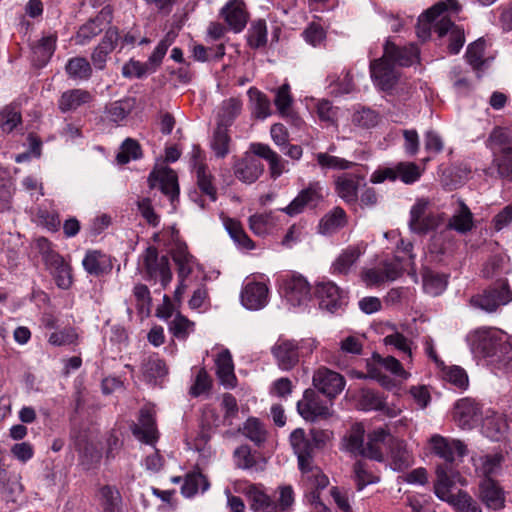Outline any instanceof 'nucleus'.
I'll return each instance as SVG.
<instances>
[{
	"instance_id": "obj_1",
	"label": "nucleus",
	"mask_w": 512,
	"mask_h": 512,
	"mask_svg": "<svg viewBox=\"0 0 512 512\" xmlns=\"http://www.w3.org/2000/svg\"><path fill=\"white\" fill-rule=\"evenodd\" d=\"M476 348L484 357L506 365L512 360V345L507 335L494 328H483L476 331Z\"/></svg>"
},
{
	"instance_id": "obj_2",
	"label": "nucleus",
	"mask_w": 512,
	"mask_h": 512,
	"mask_svg": "<svg viewBox=\"0 0 512 512\" xmlns=\"http://www.w3.org/2000/svg\"><path fill=\"white\" fill-rule=\"evenodd\" d=\"M389 436L390 433L387 430L378 428L368 434L367 442L364 443V429L357 425L353 427L348 437L347 448L356 455L382 462L384 460L382 445Z\"/></svg>"
},
{
	"instance_id": "obj_3",
	"label": "nucleus",
	"mask_w": 512,
	"mask_h": 512,
	"mask_svg": "<svg viewBox=\"0 0 512 512\" xmlns=\"http://www.w3.org/2000/svg\"><path fill=\"white\" fill-rule=\"evenodd\" d=\"M511 301L512 289L507 278H499L481 292L471 296L469 303L473 308L494 313L501 306H505Z\"/></svg>"
},
{
	"instance_id": "obj_4",
	"label": "nucleus",
	"mask_w": 512,
	"mask_h": 512,
	"mask_svg": "<svg viewBox=\"0 0 512 512\" xmlns=\"http://www.w3.org/2000/svg\"><path fill=\"white\" fill-rule=\"evenodd\" d=\"M430 443L433 453L444 460V463L439 464L436 468L437 479L435 483H440L441 474H444L448 479H452L454 474L453 463L456 457L462 458L467 454L466 445L460 440H449L440 435L432 436Z\"/></svg>"
},
{
	"instance_id": "obj_5",
	"label": "nucleus",
	"mask_w": 512,
	"mask_h": 512,
	"mask_svg": "<svg viewBox=\"0 0 512 512\" xmlns=\"http://www.w3.org/2000/svg\"><path fill=\"white\" fill-rule=\"evenodd\" d=\"M440 483H434V492L442 501L452 505L456 512H481V507L467 492L459 490L457 494L451 492L453 479H448L444 474Z\"/></svg>"
},
{
	"instance_id": "obj_6",
	"label": "nucleus",
	"mask_w": 512,
	"mask_h": 512,
	"mask_svg": "<svg viewBox=\"0 0 512 512\" xmlns=\"http://www.w3.org/2000/svg\"><path fill=\"white\" fill-rule=\"evenodd\" d=\"M290 443L297 455L298 467L306 478L313 472H318V466L314 465L313 445L308 439L304 429L297 428L290 434Z\"/></svg>"
},
{
	"instance_id": "obj_7",
	"label": "nucleus",
	"mask_w": 512,
	"mask_h": 512,
	"mask_svg": "<svg viewBox=\"0 0 512 512\" xmlns=\"http://www.w3.org/2000/svg\"><path fill=\"white\" fill-rule=\"evenodd\" d=\"M305 341L279 338L271 348L278 367L283 371H290L300 361L301 351L304 349Z\"/></svg>"
},
{
	"instance_id": "obj_8",
	"label": "nucleus",
	"mask_w": 512,
	"mask_h": 512,
	"mask_svg": "<svg viewBox=\"0 0 512 512\" xmlns=\"http://www.w3.org/2000/svg\"><path fill=\"white\" fill-rule=\"evenodd\" d=\"M143 266L149 280L160 277L163 288H166L172 280L169 258L166 255L159 257L155 246L146 248L142 255Z\"/></svg>"
},
{
	"instance_id": "obj_9",
	"label": "nucleus",
	"mask_w": 512,
	"mask_h": 512,
	"mask_svg": "<svg viewBox=\"0 0 512 512\" xmlns=\"http://www.w3.org/2000/svg\"><path fill=\"white\" fill-rule=\"evenodd\" d=\"M315 296L319 300V307L332 314L343 310L348 304L347 292L331 281L320 282L315 287Z\"/></svg>"
},
{
	"instance_id": "obj_10",
	"label": "nucleus",
	"mask_w": 512,
	"mask_h": 512,
	"mask_svg": "<svg viewBox=\"0 0 512 512\" xmlns=\"http://www.w3.org/2000/svg\"><path fill=\"white\" fill-rule=\"evenodd\" d=\"M297 411L303 419L310 422L327 419L331 415L327 403L311 388L306 389L302 399L297 402Z\"/></svg>"
},
{
	"instance_id": "obj_11",
	"label": "nucleus",
	"mask_w": 512,
	"mask_h": 512,
	"mask_svg": "<svg viewBox=\"0 0 512 512\" xmlns=\"http://www.w3.org/2000/svg\"><path fill=\"white\" fill-rule=\"evenodd\" d=\"M312 382L318 392L330 399L336 398L346 384L345 378L340 373L327 367L318 368L313 374Z\"/></svg>"
},
{
	"instance_id": "obj_12",
	"label": "nucleus",
	"mask_w": 512,
	"mask_h": 512,
	"mask_svg": "<svg viewBox=\"0 0 512 512\" xmlns=\"http://www.w3.org/2000/svg\"><path fill=\"white\" fill-rule=\"evenodd\" d=\"M429 202L426 199H418L410 210V229L420 235L435 230L439 225V219L432 213H427Z\"/></svg>"
},
{
	"instance_id": "obj_13",
	"label": "nucleus",
	"mask_w": 512,
	"mask_h": 512,
	"mask_svg": "<svg viewBox=\"0 0 512 512\" xmlns=\"http://www.w3.org/2000/svg\"><path fill=\"white\" fill-rule=\"evenodd\" d=\"M148 183L150 188L158 187L172 203L179 197L178 176L170 167L153 170L148 177Z\"/></svg>"
},
{
	"instance_id": "obj_14",
	"label": "nucleus",
	"mask_w": 512,
	"mask_h": 512,
	"mask_svg": "<svg viewBox=\"0 0 512 512\" xmlns=\"http://www.w3.org/2000/svg\"><path fill=\"white\" fill-rule=\"evenodd\" d=\"M132 434L145 444H153L158 439L155 411L150 407H142L139 411L138 423L131 427Z\"/></svg>"
},
{
	"instance_id": "obj_15",
	"label": "nucleus",
	"mask_w": 512,
	"mask_h": 512,
	"mask_svg": "<svg viewBox=\"0 0 512 512\" xmlns=\"http://www.w3.org/2000/svg\"><path fill=\"white\" fill-rule=\"evenodd\" d=\"M321 190L319 182L310 183L281 211L289 216H295L302 213L306 207L315 208L323 200Z\"/></svg>"
},
{
	"instance_id": "obj_16",
	"label": "nucleus",
	"mask_w": 512,
	"mask_h": 512,
	"mask_svg": "<svg viewBox=\"0 0 512 512\" xmlns=\"http://www.w3.org/2000/svg\"><path fill=\"white\" fill-rule=\"evenodd\" d=\"M454 419L461 428L471 429L482 419V406L475 399L462 398L454 405Z\"/></svg>"
},
{
	"instance_id": "obj_17",
	"label": "nucleus",
	"mask_w": 512,
	"mask_h": 512,
	"mask_svg": "<svg viewBox=\"0 0 512 512\" xmlns=\"http://www.w3.org/2000/svg\"><path fill=\"white\" fill-rule=\"evenodd\" d=\"M370 73L374 84L383 91L391 90L398 81L394 65L384 54L381 58L371 61Z\"/></svg>"
},
{
	"instance_id": "obj_18",
	"label": "nucleus",
	"mask_w": 512,
	"mask_h": 512,
	"mask_svg": "<svg viewBox=\"0 0 512 512\" xmlns=\"http://www.w3.org/2000/svg\"><path fill=\"white\" fill-rule=\"evenodd\" d=\"M384 55L393 65L409 67L419 60L420 51L414 44L398 46L390 39L384 44Z\"/></svg>"
},
{
	"instance_id": "obj_19",
	"label": "nucleus",
	"mask_w": 512,
	"mask_h": 512,
	"mask_svg": "<svg viewBox=\"0 0 512 512\" xmlns=\"http://www.w3.org/2000/svg\"><path fill=\"white\" fill-rule=\"evenodd\" d=\"M233 458L237 468L251 474L263 472L266 468V459L259 452L252 451L248 445L237 447L234 450Z\"/></svg>"
},
{
	"instance_id": "obj_20",
	"label": "nucleus",
	"mask_w": 512,
	"mask_h": 512,
	"mask_svg": "<svg viewBox=\"0 0 512 512\" xmlns=\"http://www.w3.org/2000/svg\"><path fill=\"white\" fill-rule=\"evenodd\" d=\"M220 14L235 33L241 32L249 19V13L242 0H229L221 9Z\"/></svg>"
},
{
	"instance_id": "obj_21",
	"label": "nucleus",
	"mask_w": 512,
	"mask_h": 512,
	"mask_svg": "<svg viewBox=\"0 0 512 512\" xmlns=\"http://www.w3.org/2000/svg\"><path fill=\"white\" fill-rule=\"evenodd\" d=\"M250 509L254 512H278L276 501L266 493L263 485L249 484L244 490Z\"/></svg>"
},
{
	"instance_id": "obj_22",
	"label": "nucleus",
	"mask_w": 512,
	"mask_h": 512,
	"mask_svg": "<svg viewBox=\"0 0 512 512\" xmlns=\"http://www.w3.org/2000/svg\"><path fill=\"white\" fill-rule=\"evenodd\" d=\"M479 498L491 510H500L505 507V494L501 486L491 477L479 483Z\"/></svg>"
},
{
	"instance_id": "obj_23",
	"label": "nucleus",
	"mask_w": 512,
	"mask_h": 512,
	"mask_svg": "<svg viewBox=\"0 0 512 512\" xmlns=\"http://www.w3.org/2000/svg\"><path fill=\"white\" fill-rule=\"evenodd\" d=\"M268 287L262 282H248L242 289L240 298L244 307L249 310H259L268 302Z\"/></svg>"
},
{
	"instance_id": "obj_24",
	"label": "nucleus",
	"mask_w": 512,
	"mask_h": 512,
	"mask_svg": "<svg viewBox=\"0 0 512 512\" xmlns=\"http://www.w3.org/2000/svg\"><path fill=\"white\" fill-rule=\"evenodd\" d=\"M311 287L301 276H292L284 283V295L292 306H300L310 299Z\"/></svg>"
},
{
	"instance_id": "obj_25",
	"label": "nucleus",
	"mask_w": 512,
	"mask_h": 512,
	"mask_svg": "<svg viewBox=\"0 0 512 512\" xmlns=\"http://www.w3.org/2000/svg\"><path fill=\"white\" fill-rule=\"evenodd\" d=\"M364 176L357 173H344L335 180V191L347 204L358 200V189Z\"/></svg>"
},
{
	"instance_id": "obj_26",
	"label": "nucleus",
	"mask_w": 512,
	"mask_h": 512,
	"mask_svg": "<svg viewBox=\"0 0 512 512\" xmlns=\"http://www.w3.org/2000/svg\"><path fill=\"white\" fill-rule=\"evenodd\" d=\"M435 32L442 38L449 35L448 51L451 54H458L465 42L464 30L455 25L449 18H442L435 25Z\"/></svg>"
},
{
	"instance_id": "obj_27",
	"label": "nucleus",
	"mask_w": 512,
	"mask_h": 512,
	"mask_svg": "<svg viewBox=\"0 0 512 512\" xmlns=\"http://www.w3.org/2000/svg\"><path fill=\"white\" fill-rule=\"evenodd\" d=\"M118 40L117 28L110 27L91 55L92 63L96 69L103 70L105 68L108 55L115 49Z\"/></svg>"
},
{
	"instance_id": "obj_28",
	"label": "nucleus",
	"mask_w": 512,
	"mask_h": 512,
	"mask_svg": "<svg viewBox=\"0 0 512 512\" xmlns=\"http://www.w3.org/2000/svg\"><path fill=\"white\" fill-rule=\"evenodd\" d=\"M233 171L237 179L244 183L251 184L262 175L264 166L257 158L245 157L235 160Z\"/></svg>"
},
{
	"instance_id": "obj_29",
	"label": "nucleus",
	"mask_w": 512,
	"mask_h": 512,
	"mask_svg": "<svg viewBox=\"0 0 512 512\" xmlns=\"http://www.w3.org/2000/svg\"><path fill=\"white\" fill-rule=\"evenodd\" d=\"M136 105L137 99L135 97L128 96L107 103L104 107V113L110 122L119 124L134 111Z\"/></svg>"
},
{
	"instance_id": "obj_30",
	"label": "nucleus",
	"mask_w": 512,
	"mask_h": 512,
	"mask_svg": "<svg viewBox=\"0 0 512 512\" xmlns=\"http://www.w3.org/2000/svg\"><path fill=\"white\" fill-rule=\"evenodd\" d=\"M82 265L88 274L96 277L108 274L112 269L109 257L99 250H88Z\"/></svg>"
},
{
	"instance_id": "obj_31",
	"label": "nucleus",
	"mask_w": 512,
	"mask_h": 512,
	"mask_svg": "<svg viewBox=\"0 0 512 512\" xmlns=\"http://www.w3.org/2000/svg\"><path fill=\"white\" fill-rule=\"evenodd\" d=\"M93 100V95L84 89H70L62 93L58 100V108L62 113L77 110Z\"/></svg>"
},
{
	"instance_id": "obj_32",
	"label": "nucleus",
	"mask_w": 512,
	"mask_h": 512,
	"mask_svg": "<svg viewBox=\"0 0 512 512\" xmlns=\"http://www.w3.org/2000/svg\"><path fill=\"white\" fill-rule=\"evenodd\" d=\"M346 224V212L343 208L337 206L320 219L318 224V232L322 235H332L345 227Z\"/></svg>"
},
{
	"instance_id": "obj_33",
	"label": "nucleus",
	"mask_w": 512,
	"mask_h": 512,
	"mask_svg": "<svg viewBox=\"0 0 512 512\" xmlns=\"http://www.w3.org/2000/svg\"><path fill=\"white\" fill-rule=\"evenodd\" d=\"M141 371L148 383L157 384L159 379L167 375L168 368L158 354H152L142 360Z\"/></svg>"
},
{
	"instance_id": "obj_34",
	"label": "nucleus",
	"mask_w": 512,
	"mask_h": 512,
	"mask_svg": "<svg viewBox=\"0 0 512 512\" xmlns=\"http://www.w3.org/2000/svg\"><path fill=\"white\" fill-rule=\"evenodd\" d=\"M447 9V5L445 2H438L429 9H427L424 13H422L416 25V34L418 38L425 41L431 35V25L432 23Z\"/></svg>"
},
{
	"instance_id": "obj_35",
	"label": "nucleus",
	"mask_w": 512,
	"mask_h": 512,
	"mask_svg": "<svg viewBox=\"0 0 512 512\" xmlns=\"http://www.w3.org/2000/svg\"><path fill=\"white\" fill-rule=\"evenodd\" d=\"M171 256L177 265L178 278L185 280L193 271L195 258L189 253L185 243H178L171 250Z\"/></svg>"
},
{
	"instance_id": "obj_36",
	"label": "nucleus",
	"mask_w": 512,
	"mask_h": 512,
	"mask_svg": "<svg viewBox=\"0 0 512 512\" xmlns=\"http://www.w3.org/2000/svg\"><path fill=\"white\" fill-rule=\"evenodd\" d=\"M251 150L256 156L268 161L271 178L277 179L284 172V162L281 157L267 144L253 143Z\"/></svg>"
},
{
	"instance_id": "obj_37",
	"label": "nucleus",
	"mask_w": 512,
	"mask_h": 512,
	"mask_svg": "<svg viewBox=\"0 0 512 512\" xmlns=\"http://www.w3.org/2000/svg\"><path fill=\"white\" fill-rule=\"evenodd\" d=\"M507 429V420L501 413L491 412L482 420V432L491 440H500Z\"/></svg>"
},
{
	"instance_id": "obj_38",
	"label": "nucleus",
	"mask_w": 512,
	"mask_h": 512,
	"mask_svg": "<svg viewBox=\"0 0 512 512\" xmlns=\"http://www.w3.org/2000/svg\"><path fill=\"white\" fill-rule=\"evenodd\" d=\"M363 251L359 246H348L333 262L331 270L333 274L347 275L352 266L358 261Z\"/></svg>"
},
{
	"instance_id": "obj_39",
	"label": "nucleus",
	"mask_w": 512,
	"mask_h": 512,
	"mask_svg": "<svg viewBox=\"0 0 512 512\" xmlns=\"http://www.w3.org/2000/svg\"><path fill=\"white\" fill-rule=\"evenodd\" d=\"M216 375L223 385L234 387L236 376L234 374V365L229 350H223L217 356L215 361Z\"/></svg>"
},
{
	"instance_id": "obj_40",
	"label": "nucleus",
	"mask_w": 512,
	"mask_h": 512,
	"mask_svg": "<svg viewBox=\"0 0 512 512\" xmlns=\"http://www.w3.org/2000/svg\"><path fill=\"white\" fill-rule=\"evenodd\" d=\"M481 272L482 277L486 279L505 278L504 275L511 272L509 259L503 255H493L484 264Z\"/></svg>"
},
{
	"instance_id": "obj_41",
	"label": "nucleus",
	"mask_w": 512,
	"mask_h": 512,
	"mask_svg": "<svg viewBox=\"0 0 512 512\" xmlns=\"http://www.w3.org/2000/svg\"><path fill=\"white\" fill-rule=\"evenodd\" d=\"M242 111V101L237 97H231L222 102L218 115L217 125L229 128Z\"/></svg>"
},
{
	"instance_id": "obj_42",
	"label": "nucleus",
	"mask_w": 512,
	"mask_h": 512,
	"mask_svg": "<svg viewBox=\"0 0 512 512\" xmlns=\"http://www.w3.org/2000/svg\"><path fill=\"white\" fill-rule=\"evenodd\" d=\"M421 276L425 292L433 296L440 295L445 290L448 283L445 274L435 272L429 267L422 268Z\"/></svg>"
},
{
	"instance_id": "obj_43",
	"label": "nucleus",
	"mask_w": 512,
	"mask_h": 512,
	"mask_svg": "<svg viewBox=\"0 0 512 512\" xmlns=\"http://www.w3.org/2000/svg\"><path fill=\"white\" fill-rule=\"evenodd\" d=\"M98 494L103 512H122V496L116 486L104 485Z\"/></svg>"
},
{
	"instance_id": "obj_44",
	"label": "nucleus",
	"mask_w": 512,
	"mask_h": 512,
	"mask_svg": "<svg viewBox=\"0 0 512 512\" xmlns=\"http://www.w3.org/2000/svg\"><path fill=\"white\" fill-rule=\"evenodd\" d=\"M493 149L494 159L493 165L497 169L500 178L512 181V147H503L501 149Z\"/></svg>"
},
{
	"instance_id": "obj_45",
	"label": "nucleus",
	"mask_w": 512,
	"mask_h": 512,
	"mask_svg": "<svg viewBox=\"0 0 512 512\" xmlns=\"http://www.w3.org/2000/svg\"><path fill=\"white\" fill-rule=\"evenodd\" d=\"M56 41V35L44 36L33 46L34 61L39 66H44L48 63L56 49Z\"/></svg>"
},
{
	"instance_id": "obj_46",
	"label": "nucleus",
	"mask_w": 512,
	"mask_h": 512,
	"mask_svg": "<svg viewBox=\"0 0 512 512\" xmlns=\"http://www.w3.org/2000/svg\"><path fill=\"white\" fill-rule=\"evenodd\" d=\"M196 183L203 195H206L210 201L217 200V188L214 185V176L208 172L207 166L200 163L196 166Z\"/></svg>"
},
{
	"instance_id": "obj_47",
	"label": "nucleus",
	"mask_w": 512,
	"mask_h": 512,
	"mask_svg": "<svg viewBox=\"0 0 512 512\" xmlns=\"http://www.w3.org/2000/svg\"><path fill=\"white\" fill-rule=\"evenodd\" d=\"M231 137L228 128L217 125L210 143L211 149L217 158H225L230 152Z\"/></svg>"
},
{
	"instance_id": "obj_48",
	"label": "nucleus",
	"mask_w": 512,
	"mask_h": 512,
	"mask_svg": "<svg viewBox=\"0 0 512 512\" xmlns=\"http://www.w3.org/2000/svg\"><path fill=\"white\" fill-rule=\"evenodd\" d=\"M37 246L42 259L50 272L58 269L60 266L66 263L64 258L52 249V244L48 239L44 237L39 238L37 240Z\"/></svg>"
},
{
	"instance_id": "obj_49",
	"label": "nucleus",
	"mask_w": 512,
	"mask_h": 512,
	"mask_svg": "<svg viewBox=\"0 0 512 512\" xmlns=\"http://www.w3.org/2000/svg\"><path fill=\"white\" fill-rule=\"evenodd\" d=\"M65 71L69 78L74 80H87L92 75V67L84 57H74L68 60Z\"/></svg>"
},
{
	"instance_id": "obj_50",
	"label": "nucleus",
	"mask_w": 512,
	"mask_h": 512,
	"mask_svg": "<svg viewBox=\"0 0 512 512\" xmlns=\"http://www.w3.org/2000/svg\"><path fill=\"white\" fill-rule=\"evenodd\" d=\"M209 487L207 478L201 472H190L186 474L184 483L181 487V493L185 497H193L201 488L206 491Z\"/></svg>"
},
{
	"instance_id": "obj_51",
	"label": "nucleus",
	"mask_w": 512,
	"mask_h": 512,
	"mask_svg": "<svg viewBox=\"0 0 512 512\" xmlns=\"http://www.w3.org/2000/svg\"><path fill=\"white\" fill-rule=\"evenodd\" d=\"M391 465L396 471H403L413 463V458L402 441L391 445Z\"/></svg>"
},
{
	"instance_id": "obj_52",
	"label": "nucleus",
	"mask_w": 512,
	"mask_h": 512,
	"mask_svg": "<svg viewBox=\"0 0 512 512\" xmlns=\"http://www.w3.org/2000/svg\"><path fill=\"white\" fill-rule=\"evenodd\" d=\"M250 101L253 104V114L258 119H265L271 114L270 99L255 87L248 90Z\"/></svg>"
},
{
	"instance_id": "obj_53",
	"label": "nucleus",
	"mask_w": 512,
	"mask_h": 512,
	"mask_svg": "<svg viewBox=\"0 0 512 512\" xmlns=\"http://www.w3.org/2000/svg\"><path fill=\"white\" fill-rule=\"evenodd\" d=\"M142 156L143 152L139 142L133 138H126L120 146L116 160L119 164L124 165L131 160H138L142 158Z\"/></svg>"
},
{
	"instance_id": "obj_54",
	"label": "nucleus",
	"mask_w": 512,
	"mask_h": 512,
	"mask_svg": "<svg viewBox=\"0 0 512 512\" xmlns=\"http://www.w3.org/2000/svg\"><path fill=\"white\" fill-rule=\"evenodd\" d=\"M21 123V112L16 106L7 105L0 111V129L4 133H11Z\"/></svg>"
},
{
	"instance_id": "obj_55",
	"label": "nucleus",
	"mask_w": 512,
	"mask_h": 512,
	"mask_svg": "<svg viewBox=\"0 0 512 512\" xmlns=\"http://www.w3.org/2000/svg\"><path fill=\"white\" fill-rule=\"evenodd\" d=\"M248 45L253 49L264 47L267 43V26L263 19L254 21L247 34Z\"/></svg>"
},
{
	"instance_id": "obj_56",
	"label": "nucleus",
	"mask_w": 512,
	"mask_h": 512,
	"mask_svg": "<svg viewBox=\"0 0 512 512\" xmlns=\"http://www.w3.org/2000/svg\"><path fill=\"white\" fill-rule=\"evenodd\" d=\"M449 226L461 233H466L472 229L473 216L468 206L463 202L459 212L450 219Z\"/></svg>"
},
{
	"instance_id": "obj_57",
	"label": "nucleus",
	"mask_w": 512,
	"mask_h": 512,
	"mask_svg": "<svg viewBox=\"0 0 512 512\" xmlns=\"http://www.w3.org/2000/svg\"><path fill=\"white\" fill-rule=\"evenodd\" d=\"M225 227L228 231L231 238L242 248L245 249H253L254 243L249 238V236L245 233L243 230L240 222L233 220V219H227L225 221Z\"/></svg>"
},
{
	"instance_id": "obj_58",
	"label": "nucleus",
	"mask_w": 512,
	"mask_h": 512,
	"mask_svg": "<svg viewBox=\"0 0 512 512\" xmlns=\"http://www.w3.org/2000/svg\"><path fill=\"white\" fill-rule=\"evenodd\" d=\"M173 39L174 37L171 35V33L166 34V36L158 43L152 54L149 56L146 63L152 73L156 72V70L160 67L168 48L173 42Z\"/></svg>"
},
{
	"instance_id": "obj_59",
	"label": "nucleus",
	"mask_w": 512,
	"mask_h": 512,
	"mask_svg": "<svg viewBox=\"0 0 512 512\" xmlns=\"http://www.w3.org/2000/svg\"><path fill=\"white\" fill-rule=\"evenodd\" d=\"M316 160L322 169L347 170L355 165L354 162L323 152L316 154Z\"/></svg>"
},
{
	"instance_id": "obj_60",
	"label": "nucleus",
	"mask_w": 512,
	"mask_h": 512,
	"mask_svg": "<svg viewBox=\"0 0 512 512\" xmlns=\"http://www.w3.org/2000/svg\"><path fill=\"white\" fill-rule=\"evenodd\" d=\"M353 469L358 491L362 490L367 485L377 483L380 480L378 476L374 475L367 469V464L364 461H357L354 464Z\"/></svg>"
},
{
	"instance_id": "obj_61",
	"label": "nucleus",
	"mask_w": 512,
	"mask_h": 512,
	"mask_svg": "<svg viewBox=\"0 0 512 512\" xmlns=\"http://www.w3.org/2000/svg\"><path fill=\"white\" fill-rule=\"evenodd\" d=\"M243 434L257 446H260L266 440V431L256 418H249L244 423Z\"/></svg>"
},
{
	"instance_id": "obj_62",
	"label": "nucleus",
	"mask_w": 512,
	"mask_h": 512,
	"mask_svg": "<svg viewBox=\"0 0 512 512\" xmlns=\"http://www.w3.org/2000/svg\"><path fill=\"white\" fill-rule=\"evenodd\" d=\"M103 21L99 17L92 19L82 25L77 32L78 43L86 44L92 38L99 35L103 31Z\"/></svg>"
},
{
	"instance_id": "obj_63",
	"label": "nucleus",
	"mask_w": 512,
	"mask_h": 512,
	"mask_svg": "<svg viewBox=\"0 0 512 512\" xmlns=\"http://www.w3.org/2000/svg\"><path fill=\"white\" fill-rule=\"evenodd\" d=\"M485 50V40L482 38L471 43L466 51V59L473 69L478 70L483 65V56Z\"/></svg>"
},
{
	"instance_id": "obj_64",
	"label": "nucleus",
	"mask_w": 512,
	"mask_h": 512,
	"mask_svg": "<svg viewBox=\"0 0 512 512\" xmlns=\"http://www.w3.org/2000/svg\"><path fill=\"white\" fill-rule=\"evenodd\" d=\"M398 179L405 184H412L421 177L420 167L414 162H399Z\"/></svg>"
}]
</instances>
